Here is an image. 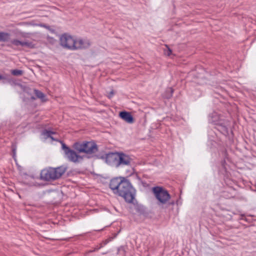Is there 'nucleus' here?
Here are the masks:
<instances>
[{"label": "nucleus", "mask_w": 256, "mask_h": 256, "mask_svg": "<svg viewBox=\"0 0 256 256\" xmlns=\"http://www.w3.org/2000/svg\"><path fill=\"white\" fill-rule=\"evenodd\" d=\"M101 247H102V246H100V247H98V248H94V249L93 250H90L88 251V253H90V252H96V251H97Z\"/></svg>", "instance_id": "obj_29"}, {"label": "nucleus", "mask_w": 256, "mask_h": 256, "mask_svg": "<svg viewBox=\"0 0 256 256\" xmlns=\"http://www.w3.org/2000/svg\"><path fill=\"white\" fill-rule=\"evenodd\" d=\"M125 252H126V251L124 250V246H120L118 248V250H117L118 254H120V255L124 256L125 254Z\"/></svg>", "instance_id": "obj_21"}, {"label": "nucleus", "mask_w": 256, "mask_h": 256, "mask_svg": "<svg viewBox=\"0 0 256 256\" xmlns=\"http://www.w3.org/2000/svg\"><path fill=\"white\" fill-rule=\"evenodd\" d=\"M34 92L37 98H40L42 102L46 101V100H44L46 96L42 92L36 89L34 90Z\"/></svg>", "instance_id": "obj_18"}, {"label": "nucleus", "mask_w": 256, "mask_h": 256, "mask_svg": "<svg viewBox=\"0 0 256 256\" xmlns=\"http://www.w3.org/2000/svg\"><path fill=\"white\" fill-rule=\"evenodd\" d=\"M227 194H228L227 192H226V191L224 192V196L228 198H234L233 196H228Z\"/></svg>", "instance_id": "obj_28"}, {"label": "nucleus", "mask_w": 256, "mask_h": 256, "mask_svg": "<svg viewBox=\"0 0 256 256\" xmlns=\"http://www.w3.org/2000/svg\"><path fill=\"white\" fill-rule=\"evenodd\" d=\"M50 138L52 140L56 141V142H60L61 140H58V139L55 138H54L52 135L50 136L48 138Z\"/></svg>", "instance_id": "obj_31"}, {"label": "nucleus", "mask_w": 256, "mask_h": 256, "mask_svg": "<svg viewBox=\"0 0 256 256\" xmlns=\"http://www.w3.org/2000/svg\"><path fill=\"white\" fill-rule=\"evenodd\" d=\"M109 188L114 194L123 198L127 203L134 204L136 190L127 177L120 176L112 178L110 182Z\"/></svg>", "instance_id": "obj_1"}, {"label": "nucleus", "mask_w": 256, "mask_h": 256, "mask_svg": "<svg viewBox=\"0 0 256 256\" xmlns=\"http://www.w3.org/2000/svg\"><path fill=\"white\" fill-rule=\"evenodd\" d=\"M84 153L92 154L98 151V145L94 141H83Z\"/></svg>", "instance_id": "obj_9"}, {"label": "nucleus", "mask_w": 256, "mask_h": 256, "mask_svg": "<svg viewBox=\"0 0 256 256\" xmlns=\"http://www.w3.org/2000/svg\"><path fill=\"white\" fill-rule=\"evenodd\" d=\"M152 191L158 200V205L166 204L170 198L168 192L162 186H154Z\"/></svg>", "instance_id": "obj_3"}, {"label": "nucleus", "mask_w": 256, "mask_h": 256, "mask_svg": "<svg viewBox=\"0 0 256 256\" xmlns=\"http://www.w3.org/2000/svg\"><path fill=\"white\" fill-rule=\"evenodd\" d=\"M10 38V35L8 32H0V42H8Z\"/></svg>", "instance_id": "obj_15"}, {"label": "nucleus", "mask_w": 256, "mask_h": 256, "mask_svg": "<svg viewBox=\"0 0 256 256\" xmlns=\"http://www.w3.org/2000/svg\"><path fill=\"white\" fill-rule=\"evenodd\" d=\"M60 143L62 144V148L64 152L66 157L70 162L74 163L75 160H76V158L78 152L74 149L72 150L70 148L62 141H60Z\"/></svg>", "instance_id": "obj_5"}, {"label": "nucleus", "mask_w": 256, "mask_h": 256, "mask_svg": "<svg viewBox=\"0 0 256 256\" xmlns=\"http://www.w3.org/2000/svg\"><path fill=\"white\" fill-rule=\"evenodd\" d=\"M210 123L215 126V128L224 135H228V121L227 120L220 118L216 112H213L210 115L208 120Z\"/></svg>", "instance_id": "obj_2"}, {"label": "nucleus", "mask_w": 256, "mask_h": 256, "mask_svg": "<svg viewBox=\"0 0 256 256\" xmlns=\"http://www.w3.org/2000/svg\"><path fill=\"white\" fill-rule=\"evenodd\" d=\"M54 172V168L49 167L48 168L44 169L40 172V178L44 181L56 180Z\"/></svg>", "instance_id": "obj_6"}, {"label": "nucleus", "mask_w": 256, "mask_h": 256, "mask_svg": "<svg viewBox=\"0 0 256 256\" xmlns=\"http://www.w3.org/2000/svg\"><path fill=\"white\" fill-rule=\"evenodd\" d=\"M167 50H164V54L168 56H170L172 54V50L168 47V45H166Z\"/></svg>", "instance_id": "obj_23"}, {"label": "nucleus", "mask_w": 256, "mask_h": 256, "mask_svg": "<svg viewBox=\"0 0 256 256\" xmlns=\"http://www.w3.org/2000/svg\"><path fill=\"white\" fill-rule=\"evenodd\" d=\"M56 134V132L44 129L42 132V135L44 136L45 138H48L50 135Z\"/></svg>", "instance_id": "obj_19"}, {"label": "nucleus", "mask_w": 256, "mask_h": 256, "mask_svg": "<svg viewBox=\"0 0 256 256\" xmlns=\"http://www.w3.org/2000/svg\"><path fill=\"white\" fill-rule=\"evenodd\" d=\"M60 44L65 48L74 50L75 40L71 36L64 34L60 38Z\"/></svg>", "instance_id": "obj_4"}, {"label": "nucleus", "mask_w": 256, "mask_h": 256, "mask_svg": "<svg viewBox=\"0 0 256 256\" xmlns=\"http://www.w3.org/2000/svg\"><path fill=\"white\" fill-rule=\"evenodd\" d=\"M169 204H171V205H174V200L171 201L170 202H169Z\"/></svg>", "instance_id": "obj_33"}, {"label": "nucleus", "mask_w": 256, "mask_h": 256, "mask_svg": "<svg viewBox=\"0 0 256 256\" xmlns=\"http://www.w3.org/2000/svg\"><path fill=\"white\" fill-rule=\"evenodd\" d=\"M118 152H109L106 154L105 162L111 166L118 168Z\"/></svg>", "instance_id": "obj_7"}, {"label": "nucleus", "mask_w": 256, "mask_h": 256, "mask_svg": "<svg viewBox=\"0 0 256 256\" xmlns=\"http://www.w3.org/2000/svg\"><path fill=\"white\" fill-rule=\"evenodd\" d=\"M76 158V160H75L74 163L78 162L80 161L83 160L84 156H82L78 154V153Z\"/></svg>", "instance_id": "obj_25"}, {"label": "nucleus", "mask_w": 256, "mask_h": 256, "mask_svg": "<svg viewBox=\"0 0 256 256\" xmlns=\"http://www.w3.org/2000/svg\"><path fill=\"white\" fill-rule=\"evenodd\" d=\"M119 116L128 123L132 124L134 122V117L130 112L125 110L120 112Z\"/></svg>", "instance_id": "obj_11"}, {"label": "nucleus", "mask_w": 256, "mask_h": 256, "mask_svg": "<svg viewBox=\"0 0 256 256\" xmlns=\"http://www.w3.org/2000/svg\"><path fill=\"white\" fill-rule=\"evenodd\" d=\"M134 204V209L136 210V211L138 213L140 214V215H146L147 214V212L146 210V208H145L141 205V204Z\"/></svg>", "instance_id": "obj_14"}, {"label": "nucleus", "mask_w": 256, "mask_h": 256, "mask_svg": "<svg viewBox=\"0 0 256 256\" xmlns=\"http://www.w3.org/2000/svg\"><path fill=\"white\" fill-rule=\"evenodd\" d=\"M0 80H6V81L8 82H10V80L6 76H2V75L0 74Z\"/></svg>", "instance_id": "obj_27"}, {"label": "nucleus", "mask_w": 256, "mask_h": 256, "mask_svg": "<svg viewBox=\"0 0 256 256\" xmlns=\"http://www.w3.org/2000/svg\"><path fill=\"white\" fill-rule=\"evenodd\" d=\"M118 168L130 166L132 158L130 156L123 152H118Z\"/></svg>", "instance_id": "obj_8"}, {"label": "nucleus", "mask_w": 256, "mask_h": 256, "mask_svg": "<svg viewBox=\"0 0 256 256\" xmlns=\"http://www.w3.org/2000/svg\"><path fill=\"white\" fill-rule=\"evenodd\" d=\"M83 141H78L74 142L72 146V148L78 153H84L83 147Z\"/></svg>", "instance_id": "obj_13"}, {"label": "nucleus", "mask_w": 256, "mask_h": 256, "mask_svg": "<svg viewBox=\"0 0 256 256\" xmlns=\"http://www.w3.org/2000/svg\"><path fill=\"white\" fill-rule=\"evenodd\" d=\"M16 146L14 145V144H12V158H15L16 157Z\"/></svg>", "instance_id": "obj_24"}, {"label": "nucleus", "mask_w": 256, "mask_h": 256, "mask_svg": "<svg viewBox=\"0 0 256 256\" xmlns=\"http://www.w3.org/2000/svg\"><path fill=\"white\" fill-rule=\"evenodd\" d=\"M84 42L82 40H75L74 50L84 48Z\"/></svg>", "instance_id": "obj_17"}, {"label": "nucleus", "mask_w": 256, "mask_h": 256, "mask_svg": "<svg viewBox=\"0 0 256 256\" xmlns=\"http://www.w3.org/2000/svg\"><path fill=\"white\" fill-rule=\"evenodd\" d=\"M30 98H31L32 100H35V98H34V96H32L30 97Z\"/></svg>", "instance_id": "obj_34"}, {"label": "nucleus", "mask_w": 256, "mask_h": 256, "mask_svg": "<svg viewBox=\"0 0 256 256\" xmlns=\"http://www.w3.org/2000/svg\"><path fill=\"white\" fill-rule=\"evenodd\" d=\"M11 74L13 76H20L23 74L24 71L20 70L14 69L11 70Z\"/></svg>", "instance_id": "obj_20"}, {"label": "nucleus", "mask_w": 256, "mask_h": 256, "mask_svg": "<svg viewBox=\"0 0 256 256\" xmlns=\"http://www.w3.org/2000/svg\"><path fill=\"white\" fill-rule=\"evenodd\" d=\"M70 238H62L58 239V240H66V241H68V240H69Z\"/></svg>", "instance_id": "obj_32"}, {"label": "nucleus", "mask_w": 256, "mask_h": 256, "mask_svg": "<svg viewBox=\"0 0 256 256\" xmlns=\"http://www.w3.org/2000/svg\"><path fill=\"white\" fill-rule=\"evenodd\" d=\"M173 92L174 90L172 88H168L163 94V97L164 98L170 99L172 97Z\"/></svg>", "instance_id": "obj_16"}, {"label": "nucleus", "mask_w": 256, "mask_h": 256, "mask_svg": "<svg viewBox=\"0 0 256 256\" xmlns=\"http://www.w3.org/2000/svg\"><path fill=\"white\" fill-rule=\"evenodd\" d=\"M221 166L222 168L225 171L226 170V162L224 160H222L221 161Z\"/></svg>", "instance_id": "obj_26"}, {"label": "nucleus", "mask_w": 256, "mask_h": 256, "mask_svg": "<svg viewBox=\"0 0 256 256\" xmlns=\"http://www.w3.org/2000/svg\"><path fill=\"white\" fill-rule=\"evenodd\" d=\"M96 158L102 159L105 161V158L106 157V154H95L94 156Z\"/></svg>", "instance_id": "obj_22"}, {"label": "nucleus", "mask_w": 256, "mask_h": 256, "mask_svg": "<svg viewBox=\"0 0 256 256\" xmlns=\"http://www.w3.org/2000/svg\"><path fill=\"white\" fill-rule=\"evenodd\" d=\"M12 44L15 46H21L29 48H35L36 45L32 42L30 41L22 42L16 39L12 40L10 41Z\"/></svg>", "instance_id": "obj_10"}, {"label": "nucleus", "mask_w": 256, "mask_h": 256, "mask_svg": "<svg viewBox=\"0 0 256 256\" xmlns=\"http://www.w3.org/2000/svg\"><path fill=\"white\" fill-rule=\"evenodd\" d=\"M114 94V90H111L108 95V98H112Z\"/></svg>", "instance_id": "obj_30"}, {"label": "nucleus", "mask_w": 256, "mask_h": 256, "mask_svg": "<svg viewBox=\"0 0 256 256\" xmlns=\"http://www.w3.org/2000/svg\"><path fill=\"white\" fill-rule=\"evenodd\" d=\"M68 166L66 165H62L57 168H54V170H55L54 176L56 178V179L58 180L66 172Z\"/></svg>", "instance_id": "obj_12"}]
</instances>
